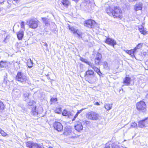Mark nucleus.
<instances>
[{
	"instance_id": "a211bd4d",
	"label": "nucleus",
	"mask_w": 148,
	"mask_h": 148,
	"mask_svg": "<svg viewBox=\"0 0 148 148\" xmlns=\"http://www.w3.org/2000/svg\"><path fill=\"white\" fill-rule=\"evenodd\" d=\"M147 123L145 120L141 121L139 122L138 126L139 127L142 128L146 127Z\"/></svg>"
},
{
	"instance_id": "bf43d9fd",
	"label": "nucleus",
	"mask_w": 148,
	"mask_h": 148,
	"mask_svg": "<svg viewBox=\"0 0 148 148\" xmlns=\"http://www.w3.org/2000/svg\"><path fill=\"white\" fill-rule=\"evenodd\" d=\"M48 148H53L51 147H49Z\"/></svg>"
},
{
	"instance_id": "4c0bfd02",
	"label": "nucleus",
	"mask_w": 148,
	"mask_h": 148,
	"mask_svg": "<svg viewBox=\"0 0 148 148\" xmlns=\"http://www.w3.org/2000/svg\"><path fill=\"white\" fill-rule=\"evenodd\" d=\"M56 113L58 114H61L62 112L61 108L60 107L57 108L55 110Z\"/></svg>"
},
{
	"instance_id": "4d7b16f0",
	"label": "nucleus",
	"mask_w": 148,
	"mask_h": 148,
	"mask_svg": "<svg viewBox=\"0 0 148 148\" xmlns=\"http://www.w3.org/2000/svg\"><path fill=\"white\" fill-rule=\"evenodd\" d=\"M73 0L77 2L79 0Z\"/></svg>"
},
{
	"instance_id": "49530a36",
	"label": "nucleus",
	"mask_w": 148,
	"mask_h": 148,
	"mask_svg": "<svg viewBox=\"0 0 148 148\" xmlns=\"http://www.w3.org/2000/svg\"><path fill=\"white\" fill-rule=\"evenodd\" d=\"M42 43L43 44V46H45L47 48V47H48V45L47 44L46 42H43Z\"/></svg>"
},
{
	"instance_id": "1a4fd4ad",
	"label": "nucleus",
	"mask_w": 148,
	"mask_h": 148,
	"mask_svg": "<svg viewBox=\"0 0 148 148\" xmlns=\"http://www.w3.org/2000/svg\"><path fill=\"white\" fill-rule=\"evenodd\" d=\"M95 22L93 20L89 19L85 21L84 26L90 28H92L95 24Z\"/></svg>"
},
{
	"instance_id": "7ed1b4c3",
	"label": "nucleus",
	"mask_w": 148,
	"mask_h": 148,
	"mask_svg": "<svg viewBox=\"0 0 148 148\" xmlns=\"http://www.w3.org/2000/svg\"><path fill=\"white\" fill-rule=\"evenodd\" d=\"M27 23L28 24L30 28L34 29L38 27L39 21L36 18H32L27 21Z\"/></svg>"
},
{
	"instance_id": "79ce46f5",
	"label": "nucleus",
	"mask_w": 148,
	"mask_h": 148,
	"mask_svg": "<svg viewBox=\"0 0 148 148\" xmlns=\"http://www.w3.org/2000/svg\"><path fill=\"white\" fill-rule=\"evenodd\" d=\"M137 124L135 122L132 123L131 124V127L133 128H134L136 127Z\"/></svg>"
},
{
	"instance_id": "864d4df0",
	"label": "nucleus",
	"mask_w": 148,
	"mask_h": 148,
	"mask_svg": "<svg viewBox=\"0 0 148 148\" xmlns=\"http://www.w3.org/2000/svg\"><path fill=\"white\" fill-rule=\"evenodd\" d=\"M4 1V0H0V3H3Z\"/></svg>"
},
{
	"instance_id": "2f4dec72",
	"label": "nucleus",
	"mask_w": 148,
	"mask_h": 148,
	"mask_svg": "<svg viewBox=\"0 0 148 148\" xmlns=\"http://www.w3.org/2000/svg\"><path fill=\"white\" fill-rule=\"evenodd\" d=\"M143 45V43H139L134 48L135 50L136 51V50L138 49H140L142 48Z\"/></svg>"
},
{
	"instance_id": "dca6fc26",
	"label": "nucleus",
	"mask_w": 148,
	"mask_h": 148,
	"mask_svg": "<svg viewBox=\"0 0 148 148\" xmlns=\"http://www.w3.org/2000/svg\"><path fill=\"white\" fill-rule=\"evenodd\" d=\"M138 29L140 32L143 35H145L147 34V32L144 28V26L142 25H140L138 26Z\"/></svg>"
},
{
	"instance_id": "7c9ffc66",
	"label": "nucleus",
	"mask_w": 148,
	"mask_h": 148,
	"mask_svg": "<svg viewBox=\"0 0 148 148\" xmlns=\"http://www.w3.org/2000/svg\"><path fill=\"white\" fill-rule=\"evenodd\" d=\"M93 69L99 75L101 76L102 75V73L101 72L100 70L97 67H95Z\"/></svg>"
},
{
	"instance_id": "f8f14e48",
	"label": "nucleus",
	"mask_w": 148,
	"mask_h": 148,
	"mask_svg": "<svg viewBox=\"0 0 148 148\" xmlns=\"http://www.w3.org/2000/svg\"><path fill=\"white\" fill-rule=\"evenodd\" d=\"M105 42L113 47L116 44V42L114 39L110 38H107Z\"/></svg>"
},
{
	"instance_id": "58836bf2",
	"label": "nucleus",
	"mask_w": 148,
	"mask_h": 148,
	"mask_svg": "<svg viewBox=\"0 0 148 148\" xmlns=\"http://www.w3.org/2000/svg\"><path fill=\"white\" fill-rule=\"evenodd\" d=\"M81 121L83 124H86V125H88L90 124V122L89 121H86L85 120H82Z\"/></svg>"
},
{
	"instance_id": "e433bc0d",
	"label": "nucleus",
	"mask_w": 148,
	"mask_h": 148,
	"mask_svg": "<svg viewBox=\"0 0 148 148\" xmlns=\"http://www.w3.org/2000/svg\"><path fill=\"white\" fill-rule=\"evenodd\" d=\"M20 90H19L15 89L13 90V93L16 95H18L19 93Z\"/></svg>"
},
{
	"instance_id": "4be33fe9",
	"label": "nucleus",
	"mask_w": 148,
	"mask_h": 148,
	"mask_svg": "<svg viewBox=\"0 0 148 148\" xmlns=\"http://www.w3.org/2000/svg\"><path fill=\"white\" fill-rule=\"evenodd\" d=\"M34 143L32 141H28L25 143L26 146L29 148H33Z\"/></svg>"
},
{
	"instance_id": "8fccbe9b",
	"label": "nucleus",
	"mask_w": 148,
	"mask_h": 148,
	"mask_svg": "<svg viewBox=\"0 0 148 148\" xmlns=\"http://www.w3.org/2000/svg\"><path fill=\"white\" fill-rule=\"evenodd\" d=\"M84 110V109H81L80 110H78L77 112V114H79L82 111V110Z\"/></svg>"
},
{
	"instance_id": "20e7f679",
	"label": "nucleus",
	"mask_w": 148,
	"mask_h": 148,
	"mask_svg": "<svg viewBox=\"0 0 148 148\" xmlns=\"http://www.w3.org/2000/svg\"><path fill=\"white\" fill-rule=\"evenodd\" d=\"M112 15L114 18L118 17L120 18H121L122 17L121 10L119 7H116L114 8Z\"/></svg>"
},
{
	"instance_id": "c9c22d12",
	"label": "nucleus",
	"mask_w": 148,
	"mask_h": 148,
	"mask_svg": "<svg viewBox=\"0 0 148 148\" xmlns=\"http://www.w3.org/2000/svg\"><path fill=\"white\" fill-rule=\"evenodd\" d=\"M20 30H22L23 31H24L25 30V25L23 22H22L21 24V29Z\"/></svg>"
},
{
	"instance_id": "5701e85b",
	"label": "nucleus",
	"mask_w": 148,
	"mask_h": 148,
	"mask_svg": "<svg viewBox=\"0 0 148 148\" xmlns=\"http://www.w3.org/2000/svg\"><path fill=\"white\" fill-rule=\"evenodd\" d=\"M142 3H139L137 4L135 6V10L136 11L141 10L142 9Z\"/></svg>"
},
{
	"instance_id": "f704fd0d",
	"label": "nucleus",
	"mask_w": 148,
	"mask_h": 148,
	"mask_svg": "<svg viewBox=\"0 0 148 148\" xmlns=\"http://www.w3.org/2000/svg\"><path fill=\"white\" fill-rule=\"evenodd\" d=\"M33 64V62L31 60V59H30L29 60L27 63V64L29 68H31L32 66V65Z\"/></svg>"
},
{
	"instance_id": "aec40b11",
	"label": "nucleus",
	"mask_w": 148,
	"mask_h": 148,
	"mask_svg": "<svg viewBox=\"0 0 148 148\" xmlns=\"http://www.w3.org/2000/svg\"><path fill=\"white\" fill-rule=\"evenodd\" d=\"M113 9L109 6L106 8V13L110 16H112L113 11Z\"/></svg>"
},
{
	"instance_id": "6e6552de",
	"label": "nucleus",
	"mask_w": 148,
	"mask_h": 148,
	"mask_svg": "<svg viewBox=\"0 0 148 148\" xmlns=\"http://www.w3.org/2000/svg\"><path fill=\"white\" fill-rule=\"evenodd\" d=\"M81 120L76 121L75 125V129L78 132H79L83 130V127Z\"/></svg>"
},
{
	"instance_id": "ea45409f",
	"label": "nucleus",
	"mask_w": 148,
	"mask_h": 148,
	"mask_svg": "<svg viewBox=\"0 0 148 148\" xmlns=\"http://www.w3.org/2000/svg\"><path fill=\"white\" fill-rule=\"evenodd\" d=\"M0 133L2 136H6L7 135L6 133L1 128H0Z\"/></svg>"
},
{
	"instance_id": "2eb2a0df",
	"label": "nucleus",
	"mask_w": 148,
	"mask_h": 148,
	"mask_svg": "<svg viewBox=\"0 0 148 148\" xmlns=\"http://www.w3.org/2000/svg\"><path fill=\"white\" fill-rule=\"evenodd\" d=\"M24 31L22 30L20 31L17 33V37L19 40H21L24 35Z\"/></svg>"
},
{
	"instance_id": "37998d69",
	"label": "nucleus",
	"mask_w": 148,
	"mask_h": 148,
	"mask_svg": "<svg viewBox=\"0 0 148 148\" xmlns=\"http://www.w3.org/2000/svg\"><path fill=\"white\" fill-rule=\"evenodd\" d=\"M104 148H111V146L110 145V142L106 143Z\"/></svg>"
},
{
	"instance_id": "39448f33",
	"label": "nucleus",
	"mask_w": 148,
	"mask_h": 148,
	"mask_svg": "<svg viewBox=\"0 0 148 148\" xmlns=\"http://www.w3.org/2000/svg\"><path fill=\"white\" fill-rule=\"evenodd\" d=\"M12 63V62H8L5 60H1L0 62V67L2 68H8Z\"/></svg>"
},
{
	"instance_id": "680f3d73",
	"label": "nucleus",
	"mask_w": 148,
	"mask_h": 148,
	"mask_svg": "<svg viewBox=\"0 0 148 148\" xmlns=\"http://www.w3.org/2000/svg\"><path fill=\"white\" fill-rule=\"evenodd\" d=\"M69 132H70V133H71V131H69Z\"/></svg>"
},
{
	"instance_id": "6ab92c4d",
	"label": "nucleus",
	"mask_w": 148,
	"mask_h": 148,
	"mask_svg": "<svg viewBox=\"0 0 148 148\" xmlns=\"http://www.w3.org/2000/svg\"><path fill=\"white\" fill-rule=\"evenodd\" d=\"M61 3L66 8H68L71 3L69 0H62Z\"/></svg>"
},
{
	"instance_id": "a18cd8bd",
	"label": "nucleus",
	"mask_w": 148,
	"mask_h": 148,
	"mask_svg": "<svg viewBox=\"0 0 148 148\" xmlns=\"http://www.w3.org/2000/svg\"><path fill=\"white\" fill-rule=\"evenodd\" d=\"M81 60L82 61L85 62V63H86L87 64H88V63L87 62H89V61H87L86 60L83 58H82L81 59Z\"/></svg>"
},
{
	"instance_id": "c03bdc74",
	"label": "nucleus",
	"mask_w": 148,
	"mask_h": 148,
	"mask_svg": "<svg viewBox=\"0 0 148 148\" xmlns=\"http://www.w3.org/2000/svg\"><path fill=\"white\" fill-rule=\"evenodd\" d=\"M57 101V99L56 98L52 97L51 99V101L53 102H54Z\"/></svg>"
},
{
	"instance_id": "de8ad7c7",
	"label": "nucleus",
	"mask_w": 148,
	"mask_h": 148,
	"mask_svg": "<svg viewBox=\"0 0 148 148\" xmlns=\"http://www.w3.org/2000/svg\"><path fill=\"white\" fill-rule=\"evenodd\" d=\"M42 19L43 20L44 23H45L46 22V21L47 19V18H46L42 17Z\"/></svg>"
},
{
	"instance_id": "412c9836",
	"label": "nucleus",
	"mask_w": 148,
	"mask_h": 148,
	"mask_svg": "<svg viewBox=\"0 0 148 148\" xmlns=\"http://www.w3.org/2000/svg\"><path fill=\"white\" fill-rule=\"evenodd\" d=\"M30 93L27 92H25L23 94V100L26 101H29V97L30 95Z\"/></svg>"
},
{
	"instance_id": "ddd939ff",
	"label": "nucleus",
	"mask_w": 148,
	"mask_h": 148,
	"mask_svg": "<svg viewBox=\"0 0 148 148\" xmlns=\"http://www.w3.org/2000/svg\"><path fill=\"white\" fill-rule=\"evenodd\" d=\"M124 51L126 53L130 55L132 58H135L134 54L136 51L134 49H133L124 50Z\"/></svg>"
},
{
	"instance_id": "9b49d317",
	"label": "nucleus",
	"mask_w": 148,
	"mask_h": 148,
	"mask_svg": "<svg viewBox=\"0 0 148 148\" xmlns=\"http://www.w3.org/2000/svg\"><path fill=\"white\" fill-rule=\"evenodd\" d=\"M101 58V54L99 53H97L95 59V62L96 64L97 65L99 64Z\"/></svg>"
},
{
	"instance_id": "052dcab7",
	"label": "nucleus",
	"mask_w": 148,
	"mask_h": 148,
	"mask_svg": "<svg viewBox=\"0 0 148 148\" xmlns=\"http://www.w3.org/2000/svg\"><path fill=\"white\" fill-rule=\"evenodd\" d=\"M14 1H18V0H14Z\"/></svg>"
},
{
	"instance_id": "9d476101",
	"label": "nucleus",
	"mask_w": 148,
	"mask_h": 148,
	"mask_svg": "<svg viewBox=\"0 0 148 148\" xmlns=\"http://www.w3.org/2000/svg\"><path fill=\"white\" fill-rule=\"evenodd\" d=\"M53 127L58 132L61 131L63 128V126L60 122H56L53 124Z\"/></svg>"
},
{
	"instance_id": "a878e982",
	"label": "nucleus",
	"mask_w": 148,
	"mask_h": 148,
	"mask_svg": "<svg viewBox=\"0 0 148 148\" xmlns=\"http://www.w3.org/2000/svg\"><path fill=\"white\" fill-rule=\"evenodd\" d=\"M110 145L111 148H120V146L116 143L110 142Z\"/></svg>"
},
{
	"instance_id": "72a5a7b5",
	"label": "nucleus",
	"mask_w": 148,
	"mask_h": 148,
	"mask_svg": "<svg viewBox=\"0 0 148 148\" xmlns=\"http://www.w3.org/2000/svg\"><path fill=\"white\" fill-rule=\"evenodd\" d=\"M4 105L3 103L0 101V112H2L4 110Z\"/></svg>"
},
{
	"instance_id": "b1692460",
	"label": "nucleus",
	"mask_w": 148,
	"mask_h": 148,
	"mask_svg": "<svg viewBox=\"0 0 148 148\" xmlns=\"http://www.w3.org/2000/svg\"><path fill=\"white\" fill-rule=\"evenodd\" d=\"M32 110L31 111V113L32 115H37L38 114V111L36 109V106L33 107L31 108Z\"/></svg>"
},
{
	"instance_id": "603ef678",
	"label": "nucleus",
	"mask_w": 148,
	"mask_h": 148,
	"mask_svg": "<svg viewBox=\"0 0 148 148\" xmlns=\"http://www.w3.org/2000/svg\"><path fill=\"white\" fill-rule=\"evenodd\" d=\"M7 38V36L6 37V38H5L4 40H3V42H5V43H6V38Z\"/></svg>"
},
{
	"instance_id": "3c124183",
	"label": "nucleus",
	"mask_w": 148,
	"mask_h": 148,
	"mask_svg": "<svg viewBox=\"0 0 148 148\" xmlns=\"http://www.w3.org/2000/svg\"><path fill=\"white\" fill-rule=\"evenodd\" d=\"M137 0H128L130 2H133V1H136Z\"/></svg>"
},
{
	"instance_id": "4468645a",
	"label": "nucleus",
	"mask_w": 148,
	"mask_h": 148,
	"mask_svg": "<svg viewBox=\"0 0 148 148\" xmlns=\"http://www.w3.org/2000/svg\"><path fill=\"white\" fill-rule=\"evenodd\" d=\"M97 80V77L95 75H93L89 78V82L91 84H93L96 82Z\"/></svg>"
},
{
	"instance_id": "5fc2aeb1",
	"label": "nucleus",
	"mask_w": 148,
	"mask_h": 148,
	"mask_svg": "<svg viewBox=\"0 0 148 148\" xmlns=\"http://www.w3.org/2000/svg\"><path fill=\"white\" fill-rule=\"evenodd\" d=\"M95 104L96 105L99 106V103L98 102H97L95 103Z\"/></svg>"
},
{
	"instance_id": "c756f323",
	"label": "nucleus",
	"mask_w": 148,
	"mask_h": 148,
	"mask_svg": "<svg viewBox=\"0 0 148 148\" xmlns=\"http://www.w3.org/2000/svg\"><path fill=\"white\" fill-rule=\"evenodd\" d=\"M34 103V101L32 100H30L29 102L27 103V104L29 106H30V108H33V107H35V106H34L33 105Z\"/></svg>"
},
{
	"instance_id": "c85d7f7f",
	"label": "nucleus",
	"mask_w": 148,
	"mask_h": 148,
	"mask_svg": "<svg viewBox=\"0 0 148 148\" xmlns=\"http://www.w3.org/2000/svg\"><path fill=\"white\" fill-rule=\"evenodd\" d=\"M43 147L42 145L40 144H38L34 143L33 148H42Z\"/></svg>"
},
{
	"instance_id": "09e8293b",
	"label": "nucleus",
	"mask_w": 148,
	"mask_h": 148,
	"mask_svg": "<svg viewBox=\"0 0 148 148\" xmlns=\"http://www.w3.org/2000/svg\"><path fill=\"white\" fill-rule=\"evenodd\" d=\"M78 114H77V113L74 116V118L73 119V120H72L73 121H74L75 120V119L77 117Z\"/></svg>"
},
{
	"instance_id": "13d9d810",
	"label": "nucleus",
	"mask_w": 148,
	"mask_h": 148,
	"mask_svg": "<svg viewBox=\"0 0 148 148\" xmlns=\"http://www.w3.org/2000/svg\"><path fill=\"white\" fill-rule=\"evenodd\" d=\"M145 53V54H144V55H147V53Z\"/></svg>"
},
{
	"instance_id": "0eeeda50",
	"label": "nucleus",
	"mask_w": 148,
	"mask_h": 148,
	"mask_svg": "<svg viewBox=\"0 0 148 148\" xmlns=\"http://www.w3.org/2000/svg\"><path fill=\"white\" fill-rule=\"evenodd\" d=\"M69 29L73 34H77L79 38H82V33L80 31L73 27L69 26Z\"/></svg>"
},
{
	"instance_id": "cd10ccee",
	"label": "nucleus",
	"mask_w": 148,
	"mask_h": 148,
	"mask_svg": "<svg viewBox=\"0 0 148 148\" xmlns=\"http://www.w3.org/2000/svg\"><path fill=\"white\" fill-rule=\"evenodd\" d=\"M94 72L93 71L91 70H89L87 71L86 72V75H93Z\"/></svg>"
},
{
	"instance_id": "6e6d98bb",
	"label": "nucleus",
	"mask_w": 148,
	"mask_h": 148,
	"mask_svg": "<svg viewBox=\"0 0 148 148\" xmlns=\"http://www.w3.org/2000/svg\"><path fill=\"white\" fill-rule=\"evenodd\" d=\"M64 133L65 134H66V135H67V133H66V132H64Z\"/></svg>"
},
{
	"instance_id": "f257e3e1",
	"label": "nucleus",
	"mask_w": 148,
	"mask_h": 148,
	"mask_svg": "<svg viewBox=\"0 0 148 148\" xmlns=\"http://www.w3.org/2000/svg\"><path fill=\"white\" fill-rule=\"evenodd\" d=\"M16 79L23 83H25L29 80L28 78L21 72H18L16 77Z\"/></svg>"
},
{
	"instance_id": "f3484780",
	"label": "nucleus",
	"mask_w": 148,
	"mask_h": 148,
	"mask_svg": "<svg viewBox=\"0 0 148 148\" xmlns=\"http://www.w3.org/2000/svg\"><path fill=\"white\" fill-rule=\"evenodd\" d=\"M131 79L130 77H126L123 79V84L125 85L129 86L130 84Z\"/></svg>"
},
{
	"instance_id": "bb28decb",
	"label": "nucleus",
	"mask_w": 148,
	"mask_h": 148,
	"mask_svg": "<svg viewBox=\"0 0 148 148\" xmlns=\"http://www.w3.org/2000/svg\"><path fill=\"white\" fill-rule=\"evenodd\" d=\"M70 112L66 110H64L62 113V114L64 116H69L70 114Z\"/></svg>"
},
{
	"instance_id": "a19ab883",
	"label": "nucleus",
	"mask_w": 148,
	"mask_h": 148,
	"mask_svg": "<svg viewBox=\"0 0 148 148\" xmlns=\"http://www.w3.org/2000/svg\"><path fill=\"white\" fill-rule=\"evenodd\" d=\"M87 63H88V64L91 66V67L93 69L95 67V66L94 64L93 63H91L90 62Z\"/></svg>"
},
{
	"instance_id": "473e14b6",
	"label": "nucleus",
	"mask_w": 148,
	"mask_h": 148,
	"mask_svg": "<svg viewBox=\"0 0 148 148\" xmlns=\"http://www.w3.org/2000/svg\"><path fill=\"white\" fill-rule=\"evenodd\" d=\"M103 65L104 68L106 69H109L110 67L108 64V63L106 62H104L103 63Z\"/></svg>"
},
{
	"instance_id": "393cba45",
	"label": "nucleus",
	"mask_w": 148,
	"mask_h": 148,
	"mask_svg": "<svg viewBox=\"0 0 148 148\" xmlns=\"http://www.w3.org/2000/svg\"><path fill=\"white\" fill-rule=\"evenodd\" d=\"M112 106V104L106 103L104 105V107L108 111L111 109Z\"/></svg>"
},
{
	"instance_id": "423d86ee",
	"label": "nucleus",
	"mask_w": 148,
	"mask_h": 148,
	"mask_svg": "<svg viewBox=\"0 0 148 148\" xmlns=\"http://www.w3.org/2000/svg\"><path fill=\"white\" fill-rule=\"evenodd\" d=\"M136 107L137 109L139 110L143 111L145 110L146 108V104L143 101H141L138 103L136 104Z\"/></svg>"
},
{
	"instance_id": "f03ea898",
	"label": "nucleus",
	"mask_w": 148,
	"mask_h": 148,
	"mask_svg": "<svg viewBox=\"0 0 148 148\" xmlns=\"http://www.w3.org/2000/svg\"><path fill=\"white\" fill-rule=\"evenodd\" d=\"M86 117L89 120L95 121L99 119V116L98 113L95 112L91 111L86 114Z\"/></svg>"
}]
</instances>
